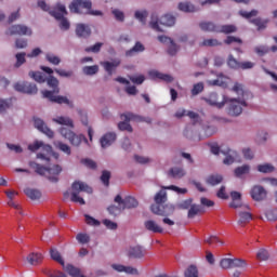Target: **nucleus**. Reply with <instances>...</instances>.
Masks as SVG:
<instances>
[{
  "mask_svg": "<svg viewBox=\"0 0 277 277\" xmlns=\"http://www.w3.org/2000/svg\"><path fill=\"white\" fill-rule=\"evenodd\" d=\"M48 87L51 89L42 91L43 98H49L51 103H57V105H68V107H75L72 102L66 96L57 95L60 92V80L54 76L45 78Z\"/></svg>",
  "mask_w": 277,
  "mask_h": 277,
  "instance_id": "f257e3e1",
  "label": "nucleus"
},
{
  "mask_svg": "<svg viewBox=\"0 0 277 277\" xmlns=\"http://www.w3.org/2000/svg\"><path fill=\"white\" fill-rule=\"evenodd\" d=\"M29 166L35 170L39 176H47L50 183H57L60 181V174H62V167L54 164L52 168H47L40 163L30 161Z\"/></svg>",
  "mask_w": 277,
  "mask_h": 277,
  "instance_id": "f03ea898",
  "label": "nucleus"
},
{
  "mask_svg": "<svg viewBox=\"0 0 277 277\" xmlns=\"http://www.w3.org/2000/svg\"><path fill=\"white\" fill-rule=\"evenodd\" d=\"M160 25H164V27H173L176 24V17L174 15L166 14L159 19V15L157 13H153L149 22V27L154 29V31L163 32V29L159 27Z\"/></svg>",
  "mask_w": 277,
  "mask_h": 277,
  "instance_id": "7ed1b4c3",
  "label": "nucleus"
},
{
  "mask_svg": "<svg viewBox=\"0 0 277 277\" xmlns=\"http://www.w3.org/2000/svg\"><path fill=\"white\" fill-rule=\"evenodd\" d=\"M69 10L72 14H82L81 10H87V14H91V16H103V12L92 10V2L90 0H74L69 4Z\"/></svg>",
  "mask_w": 277,
  "mask_h": 277,
  "instance_id": "20e7f679",
  "label": "nucleus"
},
{
  "mask_svg": "<svg viewBox=\"0 0 277 277\" xmlns=\"http://www.w3.org/2000/svg\"><path fill=\"white\" fill-rule=\"evenodd\" d=\"M121 120L123 121H120L118 123L119 131H128L129 133H133V128L129 123L131 122V120H134L135 122H148V123L153 122L150 118L140 117L137 115H133L132 113L122 114Z\"/></svg>",
  "mask_w": 277,
  "mask_h": 277,
  "instance_id": "39448f33",
  "label": "nucleus"
},
{
  "mask_svg": "<svg viewBox=\"0 0 277 277\" xmlns=\"http://www.w3.org/2000/svg\"><path fill=\"white\" fill-rule=\"evenodd\" d=\"M71 202H79V205H85V200L82 197H79L81 192H87V194H92V187L88 186L83 182H74L71 185Z\"/></svg>",
  "mask_w": 277,
  "mask_h": 277,
  "instance_id": "423d86ee",
  "label": "nucleus"
},
{
  "mask_svg": "<svg viewBox=\"0 0 277 277\" xmlns=\"http://www.w3.org/2000/svg\"><path fill=\"white\" fill-rule=\"evenodd\" d=\"M61 135L65 137V140H68L71 146L79 147L81 146V142H85V144H88V138H85V136L82 134L77 135L72 130L67 128H61Z\"/></svg>",
  "mask_w": 277,
  "mask_h": 277,
  "instance_id": "0eeeda50",
  "label": "nucleus"
},
{
  "mask_svg": "<svg viewBox=\"0 0 277 277\" xmlns=\"http://www.w3.org/2000/svg\"><path fill=\"white\" fill-rule=\"evenodd\" d=\"M228 106V115L229 116H241L243 111V107H248V104L245 100L239 101L237 98H228L227 97Z\"/></svg>",
  "mask_w": 277,
  "mask_h": 277,
  "instance_id": "6e6552de",
  "label": "nucleus"
},
{
  "mask_svg": "<svg viewBox=\"0 0 277 277\" xmlns=\"http://www.w3.org/2000/svg\"><path fill=\"white\" fill-rule=\"evenodd\" d=\"M13 88L15 92H21L22 94H38V87L27 81L16 82Z\"/></svg>",
  "mask_w": 277,
  "mask_h": 277,
  "instance_id": "1a4fd4ad",
  "label": "nucleus"
},
{
  "mask_svg": "<svg viewBox=\"0 0 277 277\" xmlns=\"http://www.w3.org/2000/svg\"><path fill=\"white\" fill-rule=\"evenodd\" d=\"M6 36H31V28L25 25H13L6 30Z\"/></svg>",
  "mask_w": 277,
  "mask_h": 277,
  "instance_id": "9d476101",
  "label": "nucleus"
},
{
  "mask_svg": "<svg viewBox=\"0 0 277 277\" xmlns=\"http://www.w3.org/2000/svg\"><path fill=\"white\" fill-rule=\"evenodd\" d=\"M203 101L211 107H216L217 109H222L228 103V97L226 95H222V101L217 102V93H210L208 97H205Z\"/></svg>",
  "mask_w": 277,
  "mask_h": 277,
  "instance_id": "9b49d317",
  "label": "nucleus"
},
{
  "mask_svg": "<svg viewBox=\"0 0 277 277\" xmlns=\"http://www.w3.org/2000/svg\"><path fill=\"white\" fill-rule=\"evenodd\" d=\"M115 202L117 205H121L124 209H135L137 208V206L140 205V202H137V200L133 197H126L124 199H122V196L117 195L115 197Z\"/></svg>",
  "mask_w": 277,
  "mask_h": 277,
  "instance_id": "f8f14e48",
  "label": "nucleus"
},
{
  "mask_svg": "<svg viewBox=\"0 0 277 277\" xmlns=\"http://www.w3.org/2000/svg\"><path fill=\"white\" fill-rule=\"evenodd\" d=\"M250 196L255 202H261L267 198V190L261 185H254L250 190Z\"/></svg>",
  "mask_w": 277,
  "mask_h": 277,
  "instance_id": "ddd939ff",
  "label": "nucleus"
},
{
  "mask_svg": "<svg viewBox=\"0 0 277 277\" xmlns=\"http://www.w3.org/2000/svg\"><path fill=\"white\" fill-rule=\"evenodd\" d=\"M129 259H144L146 256V250L144 247L136 245L128 249Z\"/></svg>",
  "mask_w": 277,
  "mask_h": 277,
  "instance_id": "4468645a",
  "label": "nucleus"
},
{
  "mask_svg": "<svg viewBox=\"0 0 277 277\" xmlns=\"http://www.w3.org/2000/svg\"><path fill=\"white\" fill-rule=\"evenodd\" d=\"M34 124H35V129H38V131H40L41 133H44V135H47L48 137H53L54 135L53 131L50 130L49 127H47V123H44L42 119L35 117Z\"/></svg>",
  "mask_w": 277,
  "mask_h": 277,
  "instance_id": "2eb2a0df",
  "label": "nucleus"
},
{
  "mask_svg": "<svg viewBox=\"0 0 277 277\" xmlns=\"http://www.w3.org/2000/svg\"><path fill=\"white\" fill-rule=\"evenodd\" d=\"M50 15L53 16L56 21H62L66 14H68V11H66V5L62 3H57L56 6L51 10Z\"/></svg>",
  "mask_w": 277,
  "mask_h": 277,
  "instance_id": "dca6fc26",
  "label": "nucleus"
},
{
  "mask_svg": "<svg viewBox=\"0 0 277 277\" xmlns=\"http://www.w3.org/2000/svg\"><path fill=\"white\" fill-rule=\"evenodd\" d=\"M116 133L114 132H108L106 134H104L101 140H100V144L102 146V148H109V146H111V144H114V142H116Z\"/></svg>",
  "mask_w": 277,
  "mask_h": 277,
  "instance_id": "f3484780",
  "label": "nucleus"
},
{
  "mask_svg": "<svg viewBox=\"0 0 277 277\" xmlns=\"http://www.w3.org/2000/svg\"><path fill=\"white\" fill-rule=\"evenodd\" d=\"M91 35L92 29H90V26L85 24H78L76 26V36H78V38H90Z\"/></svg>",
  "mask_w": 277,
  "mask_h": 277,
  "instance_id": "a211bd4d",
  "label": "nucleus"
},
{
  "mask_svg": "<svg viewBox=\"0 0 277 277\" xmlns=\"http://www.w3.org/2000/svg\"><path fill=\"white\" fill-rule=\"evenodd\" d=\"M50 258L52 261H55V263H58V265H62V267H66V262L64 261V258L62 256V253L57 248L51 247L50 248Z\"/></svg>",
  "mask_w": 277,
  "mask_h": 277,
  "instance_id": "6ab92c4d",
  "label": "nucleus"
},
{
  "mask_svg": "<svg viewBox=\"0 0 277 277\" xmlns=\"http://www.w3.org/2000/svg\"><path fill=\"white\" fill-rule=\"evenodd\" d=\"M199 27L201 31H210L213 34H219L220 31V25L213 23V22H201L199 23Z\"/></svg>",
  "mask_w": 277,
  "mask_h": 277,
  "instance_id": "aec40b11",
  "label": "nucleus"
},
{
  "mask_svg": "<svg viewBox=\"0 0 277 277\" xmlns=\"http://www.w3.org/2000/svg\"><path fill=\"white\" fill-rule=\"evenodd\" d=\"M221 153L226 156L225 159L223 160V163L225 166H233V163H235V157H237V151L227 148L222 149Z\"/></svg>",
  "mask_w": 277,
  "mask_h": 277,
  "instance_id": "412c9836",
  "label": "nucleus"
},
{
  "mask_svg": "<svg viewBox=\"0 0 277 277\" xmlns=\"http://www.w3.org/2000/svg\"><path fill=\"white\" fill-rule=\"evenodd\" d=\"M103 68L106 70V72L111 77L114 75V71L120 66V60H115L113 62L106 61L102 63Z\"/></svg>",
  "mask_w": 277,
  "mask_h": 277,
  "instance_id": "4be33fe9",
  "label": "nucleus"
},
{
  "mask_svg": "<svg viewBox=\"0 0 277 277\" xmlns=\"http://www.w3.org/2000/svg\"><path fill=\"white\" fill-rule=\"evenodd\" d=\"M149 77L151 79H160L161 81H166V83H172L174 78L168 74H161L157 70L149 71Z\"/></svg>",
  "mask_w": 277,
  "mask_h": 277,
  "instance_id": "5701e85b",
  "label": "nucleus"
},
{
  "mask_svg": "<svg viewBox=\"0 0 277 277\" xmlns=\"http://www.w3.org/2000/svg\"><path fill=\"white\" fill-rule=\"evenodd\" d=\"M40 148H43L48 154L53 151V147H51V145H44L42 141H36L34 144L28 145V149H30L31 153H36V150H40Z\"/></svg>",
  "mask_w": 277,
  "mask_h": 277,
  "instance_id": "b1692460",
  "label": "nucleus"
},
{
  "mask_svg": "<svg viewBox=\"0 0 277 277\" xmlns=\"http://www.w3.org/2000/svg\"><path fill=\"white\" fill-rule=\"evenodd\" d=\"M144 226L146 230H149V233H163V227H161L157 222L154 220H147L144 222Z\"/></svg>",
  "mask_w": 277,
  "mask_h": 277,
  "instance_id": "393cba45",
  "label": "nucleus"
},
{
  "mask_svg": "<svg viewBox=\"0 0 277 277\" xmlns=\"http://www.w3.org/2000/svg\"><path fill=\"white\" fill-rule=\"evenodd\" d=\"M44 256L42 255V253H38V252H32L29 253L26 258L27 263H29V265H40V263H42Z\"/></svg>",
  "mask_w": 277,
  "mask_h": 277,
  "instance_id": "a878e982",
  "label": "nucleus"
},
{
  "mask_svg": "<svg viewBox=\"0 0 277 277\" xmlns=\"http://www.w3.org/2000/svg\"><path fill=\"white\" fill-rule=\"evenodd\" d=\"M168 206L163 207L161 203H154L150 207V211L155 213V215H161L162 217H168L170 213L166 212Z\"/></svg>",
  "mask_w": 277,
  "mask_h": 277,
  "instance_id": "bb28decb",
  "label": "nucleus"
},
{
  "mask_svg": "<svg viewBox=\"0 0 277 277\" xmlns=\"http://www.w3.org/2000/svg\"><path fill=\"white\" fill-rule=\"evenodd\" d=\"M185 174H186L185 169H183L181 167H173L168 172V175L171 179H183V176H185Z\"/></svg>",
  "mask_w": 277,
  "mask_h": 277,
  "instance_id": "cd10ccee",
  "label": "nucleus"
},
{
  "mask_svg": "<svg viewBox=\"0 0 277 277\" xmlns=\"http://www.w3.org/2000/svg\"><path fill=\"white\" fill-rule=\"evenodd\" d=\"M238 216L239 226H246V224H250V221L252 220V213L246 211L238 212Z\"/></svg>",
  "mask_w": 277,
  "mask_h": 277,
  "instance_id": "c85d7f7f",
  "label": "nucleus"
},
{
  "mask_svg": "<svg viewBox=\"0 0 277 277\" xmlns=\"http://www.w3.org/2000/svg\"><path fill=\"white\" fill-rule=\"evenodd\" d=\"M24 194L27 198H30V200H40V198H42V193L36 188H26L24 189Z\"/></svg>",
  "mask_w": 277,
  "mask_h": 277,
  "instance_id": "c756f323",
  "label": "nucleus"
},
{
  "mask_svg": "<svg viewBox=\"0 0 277 277\" xmlns=\"http://www.w3.org/2000/svg\"><path fill=\"white\" fill-rule=\"evenodd\" d=\"M146 48H144V44L142 42L137 41L134 47L126 52L127 57H133L135 53H142L145 51Z\"/></svg>",
  "mask_w": 277,
  "mask_h": 277,
  "instance_id": "7c9ffc66",
  "label": "nucleus"
},
{
  "mask_svg": "<svg viewBox=\"0 0 277 277\" xmlns=\"http://www.w3.org/2000/svg\"><path fill=\"white\" fill-rule=\"evenodd\" d=\"M200 213H205V208H202L200 205H193L188 210L187 216L189 220H192L195 215H200Z\"/></svg>",
  "mask_w": 277,
  "mask_h": 277,
  "instance_id": "2f4dec72",
  "label": "nucleus"
},
{
  "mask_svg": "<svg viewBox=\"0 0 277 277\" xmlns=\"http://www.w3.org/2000/svg\"><path fill=\"white\" fill-rule=\"evenodd\" d=\"M219 34H225L226 36L230 34H237V27L233 24L219 25Z\"/></svg>",
  "mask_w": 277,
  "mask_h": 277,
  "instance_id": "473e14b6",
  "label": "nucleus"
},
{
  "mask_svg": "<svg viewBox=\"0 0 277 277\" xmlns=\"http://www.w3.org/2000/svg\"><path fill=\"white\" fill-rule=\"evenodd\" d=\"M234 174L237 179H241L243 174H250V166L243 164L241 167H237L234 170Z\"/></svg>",
  "mask_w": 277,
  "mask_h": 277,
  "instance_id": "72a5a7b5",
  "label": "nucleus"
},
{
  "mask_svg": "<svg viewBox=\"0 0 277 277\" xmlns=\"http://www.w3.org/2000/svg\"><path fill=\"white\" fill-rule=\"evenodd\" d=\"M248 262L242 259H232V269H246Z\"/></svg>",
  "mask_w": 277,
  "mask_h": 277,
  "instance_id": "f704fd0d",
  "label": "nucleus"
},
{
  "mask_svg": "<svg viewBox=\"0 0 277 277\" xmlns=\"http://www.w3.org/2000/svg\"><path fill=\"white\" fill-rule=\"evenodd\" d=\"M209 85H217L219 88H226V77L220 75L215 80L208 81Z\"/></svg>",
  "mask_w": 277,
  "mask_h": 277,
  "instance_id": "c9c22d12",
  "label": "nucleus"
},
{
  "mask_svg": "<svg viewBox=\"0 0 277 277\" xmlns=\"http://www.w3.org/2000/svg\"><path fill=\"white\" fill-rule=\"evenodd\" d=\"M29 77L37 81V83H44L47 81V77L41 71H29Z\"/></svg>",
  "mask_w": 277,
  "mask_h": 277,
  "instance_id": "e433bc0d",
  "label": "nucleus"
},
{
  "mask_svg": "<svg viewBox=\"0 0 277 277\" xmlns=\"http://www.w3.org/2000/svg\"><path fill=\"white\" fill-rule=\"evenodd\" d=\"M54 146L55 148H57L58 150H61L62 153H65V155H71V150H70V146H68L67 144L63 143L62 141H56L54 142Z\"/></svg>",
  "mask_w": 277,
  "mask_h": 277,
  "instance_id": "4c0bfd02",
  "label": "nucleus"
},
{
  "mask_svg": "<svg viewBox=\"0 0 277 277\" xmlns=\"http://www.w3.org/2000/svg\"><path fill=\"white\" fill-rule=\"evenodd\" d=\"M205 243H208V246L217 247V246H224V241L220 240L217 236H210L206 238Z\"/></svg>",
  "mask_w": 277,
  "mask_h": 277,
  "instance_id": "58836bf2",
  "label": "nucleus"
},
{
  "mask_svg": "<svg viewBox=\"0 0 277 277\" xmlns=\"http://www.w3.org/2000/svg\"><path fill=\"white\" fill-rule=\"evenodd\" d=\"M134 18H136V21L141 22L142 25H146V19L148 18V11H146V10L135 11Z\"/></svg>",
  "mask_w": 277,
  "mask_h": 277,
  "instance_id": "ea45409f",
  "label": "nucleus"
},
{
  "mask_svg": "<svg viewBox=\"0 0 277 277\" xmlns=\"http://www.w3.org/2000/svg\"><path fill=\"white\" fill-rule=\"evenodd\" d=\"M255 27H258V31H261V29H265L267 27V23H269V19H262L261 17L253 18L251 21Z\"/></svg>",
  "mask_w": 277,
  "mask_h": 277,
  "instance_id": "a19ab883",
  "label": "nucleus"
},
{
  "mask_svg": "<svg viewBox=\"0 0 277 277\" xmlns=\"http://www.w3.org/2000/svg\"><path fill=\"white\" fill-rule=\"evenodd\" d=\"M239 61H237V58H235V56H233V54H229L227 57V66L229 68H232L233 70H239V66H240Z\"/></svg>",
  "mask_w": 277,
  "mask_h": 277,
  "instance_id": "79ce46f5",
  "label": "nucleus"
},
{
  "mask_svg": "<svg viewBox=\"0 0 277 277\" xmlns=\"http://www.w3.org/2000/svg\"><path fill=\"white\" fill-rule=\"evenodd\" d=\"M177 8L181 12H196V6L190 2H180Z\"/></svg>",
  "mask_w": 277,
  "mask_h": 277,
  "instance_id": "37998d69",
  "label": "nucleus"
},
{
  "mask_svg": "<svg viewBox=\"0 0 277 277\" xmlns=\"http://www.w3.org/2000/svg\"><path fill=\"white\" fill-rule=\"evenodd\" d=\"M222 181H224V177H222V175H210L207 177L206 183H208V185H220V183H222Z\"/></svg>",
  "mask_w": 277,
  "mask_h": 277,
  "instance_id": "c03bdc74",
  "label": "nucleus"
},
{
  "mask_svg": "<svg viewBox=\"0 0 277 277\" xmlns=\"http://www.w3.org/2000/svg\"><path fill=\"white\" fill-rule=\"evenodd\" d=\"M45 60H47V62H49L53 66H60V64H62V58H60V56H56L53 53H48L45 55Z\"/></svg>",
  "mask_w": 277,
  "mask_h": 277,
  "instance_id": "a18cd8bd",
  "label": "nucleus"
},
{
  "mask_svg": "<svg viewBox=\"0 0 277 277\" xmlns=\"http://www.w3.org/2000/svg\"><path fill=\"white\" fill-rule=\"evenodd\" d=\"M154 200L156 205H163V202L168 200V194L166 193V190H160L156 194Z\"/></svg>",
  "mask_w": 277,
  "mask_h": 277,
  "instance_id": "49530a36",
  "label": "nucleus"
},
{
  "mask_svg": "<svg viewBox=\"0 0 277 277\" xmlns=\"http://www.w3.org/2000/svg\"><path fill=\"white\" fill-rule=\"evenodd\" d=\"M107 211L110 215H119V213H122V211H124V208L120 203H118V206L111 205L107 208Z\"/></svg>",
  "mask_w": 277,
  "mask_h": 277,
  "instance_id": "de8ad7c7",
  "label": "nucleus"
},
{
  "mask_svg": "<svg viewBox=\"0 0 277 277\" xmlns=\"http://www.w3.org/2000/svg\"><path fill=\"white\" fill-rule=\"evenodd\" d=\"M274 170H275L274 166H272L269 163H264V164L258 166V171L262 172V174H269V173L274 172Z\"/></svg>",
  "mask_w": 277,
  "mask_h": 277,
  "instance_id": "09e8293b",
  "label": "nucleus"
},
{
  "mask_svg": "<svg viewBox=\"0 0 277 277\" xmlns=\"http://www.w3.org/2000/svg\"><path fill=\"white\" fill-rule=\"evenodd\" d=\"M54 122H57V124H64L65 127H70L71 129L72 127H75V124L72 123V119L68 117H58L54 119Z\"/></svg>",
  "mask_w": 277,
  "mask_h": 277,
  "instance_id": "8fccbe9b",
  "label": "nucleus"
},
{
  "mask_svg": "<svg viewBox=\"0 0 277 277\" xmlns=\"http://www.w3.org/2000/svg\"><path fill=\"white\" fill-rule=\"evenodd\" d=\"M185 277H198V267L196 265H189L185 272Z\"/></svg>",
  "mask_w": 277,
  "mask_h": 277,
  "instance_id": "3c124183",
  "label": "nucleus"
},
{
  "mask_svg": "<svg viewBox=\"0 0 277 277\" xmlns=\"http://www.w3.org/2000/svg\"><path fill=\"white\" fill-rule=\"evenodd\" d=\"M66 272L69 274V276H72V277L81 276V269L75 267L72 264H68L66 266Z\"/></svg>",
  "mask_w": 277,
  "mask_h": 277,
  "instance_id": "603ef678",
  "label": "nucleus"
},
{
  "mask_svg": "<svg viewBox=\"0 0 277 277\" xmlns=\"http://www.w3.org/2000/svg\"><path fill=\"white\" fill-rule=\"evenodd\" d=\"M101 182L103 183V185H105V187H109V181L111 179V172L107 171V170H104L102 172V175H101Z\"/></svg>",
  "mask_w": 277,
  "mask_h": 277,
  "instance_id": "864d4df0",
  "label": "nucleus"
},
{
  "mask_svg": "<svg viewBox=\"0 0 277 277\" xmlns=\"http://www.w3.org/2000/svg\"><path fill=\"white\" fill-rule=\"evenodd\" d=\"M234 92L236 94L242 96V98L246 97V94H248V91L243 90V84L236 82L233 87Z\"/></svg>",
  "mask_w": 277,
  "mask_h": 277,
  "instance_id": "5fc2aeb1",
  "label": "nucleus"
},
{
  "mask_svg": "<svg viewBox=\"0 0 277 277\" xmlns=\"http://www.w3.org/2000/svg\"><path fill=\"white\" fill-rule=\"evenodd\" d=\"M201 47H222V42L217 39H206L202 41Z\"/></svg>",
  "mask_w": 277,
  "mask_h": 277,
  "instance_id": "6e6d98bb",
  "label": "nucleus"
},
{
  "mask_svg": "<svg viewBox=\"0 0 277 277\" xmlns=\"http://www.w3.org/2000/svg\"><path fill=\"white\" fill-rule=\"evenodd\" d=\"M220 266L222 269H233V259L224 258L220 262Z\"/></svg>",
  "mask_w": 277,
  "mask_h": 277,
  "instance_id": "4d7b16f0",
  "label": "nucleus"
},
{
  "mask_svg": "<svg viewBox=\"0 0 277 277\" xmlns=\"http://www.w3.org/2000/svg\"><path fill=\"white\" fill-rule=\"evenodd\" d=\"M258 261H267L269 259V251L267 249H260L256 253Z\"/></svg>",
  "mask_w": 277,
  "mask_h": 277,
  "instance_id": "13d9d810",
  "label": "nucleus"
},
{
  "mask_svg": "<svg viewBox=\"0 0 277 277\" xmlns=\"http://www.w3.org/2000/svg\"><path fill=\"white\" fill-rule=\"evenodd\" d=\"M82 70L84 75H89V76L96 75V72H98V65L85 66L83 67Z\"/></svg>",
  "mask_w": 277,
  "mask_h": 277,
  "instance_id": "bf43d9fd",
  "label": "nucleus"
},
{
  "mask_svg": "<svg viewBox=\"0 0 277 277\" xmlns=\"http://www.w3.org/2000/svg\"><path fill=\"white\" fill-rule=\"evenodd\" d=\"M233 42H236L237 44H243V40L235 36H227L226 39L224 40V44H233Z\"/></svg>",
  "mask_w": 277,
  "mask_h": 277,
  "instance_id": "052dcab7",
  "label": "nucleus"
},
{
  "mask_svg": "<svg viewBox=\"0 0 277 277\" xmlns=\"http://www.w3.org/2000/svg\"><path fill=\"white\" fill-rule=\"evenodd\" d=\"M203 90H205V83L202 82L196 83L192 89V94L193 96H198V94H200V92H202Z\"/></svg>",
  "mask_w": 277,
  "mask_h": 277,
  "instance_id": "680f3d73",
  "label": "nucleus"
},
{
  "mask_svg": "<svg viewBox=\"0 0 277 277\" xmlns=\"http://www.w3.org/2000/svg\"><path fill=\"white\" fill-rule=\"evenodd\" d=\"M102 47H103V43L97 42L92 47L85 48L84 51H85V53H100Z\"/></svg>",
  "mask_w": 277,
  "mask_h": 277,
  "instance_id": "e2e57ef3",
  "label": "nucleus"
},
{
  "mask_svg": "<svg viewBox=\"0 0 277 277\" xmlns=\"http://www.w3.org/2000/svg\"><path fill=\"white\" fill-rule=\"evenodd\" d=\"M12 100H0V114H3L6 109H10Z\"/></svg>",
  "mask_w": 277,
  "mask_h": 277,
  "instance_id": "0e129e2a",
  "label": "nucleus"
},
{
  "mask_svg": "<svg viewBox=\"0 0 277 277\" xmlns=\"http://www.w3.org/2000/svg\"><path fill=\"white\" fill-rule=\"evenodd\" d=\"M265 217L268 222H276L277 220V210H268L265 212Z\"/></svg>",
  "mask_w": 277,
  "mask_h": 277,
  "instance_id": "69168bd1",
  "label": "nucleus"
},
{
  "mask_svg": "<svg viewBox=\"0 0 277 277\" xmlns=\"http://www.w3.org/2000/svg\"><path fill=\"white\" fill-rule=\"evenodd\" d=\"M193 202H194L193 199H186L180 202L177 207L179 209L189 210L194 206Z\"/></svg>",
  "mask_w": 277,
  "mask_h": 277,
  "instance_id": "338daca9",
  "label": "nucleus"
},
{
  "mask_svg": "<svg viewBox=\"0 0 277 277\" xmlns=\"http://www.w3.org/2000/svg\"><path fill=\"white\" fill-rule=\"evenodd\" d=\"M76 239L79 243H90V236L88 234H78Z\"/></svg>",
  "mask_w": 277,
  "mask_h": 277,
  "instance_id": "774afa93",
  "label": "nucleus"
}]
</instances>
